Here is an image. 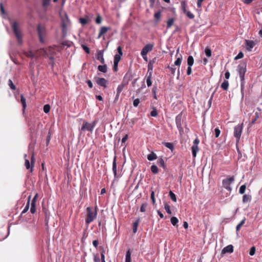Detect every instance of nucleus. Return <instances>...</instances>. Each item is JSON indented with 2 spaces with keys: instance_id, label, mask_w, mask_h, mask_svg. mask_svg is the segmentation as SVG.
Wrapping results in <instances>:
<instances>
[{
  "instance_id": "f257e3e1",
  "label": "nucleus",
  "mask_w": 262,
  "mask_h": 262,
  "mask_svg": "<svg viewBox=\"0 0 262 262\" xmlns=\"http://www.w3.org/2000/svg\"><path fill=\"white\" fill-rule=\"evenodd\" d=\"M11 27L14 34L17 40L18 43L21 45L23 43L22 34L19 30V25L17 21H14L11 24Z\"/></svg>"
},
{
  "instance_id": "f03ea898",
  "label": "nucleus",
  "mask_w": 262,
  "mask_h": 262,
  "mask_svg": "<svg viewBox=\"0 0 262 262\" xmlns=\"http://www.w3.org/2000/svg\"><path fill=\"white\" fill-rule=\"evenodd\" d=\"M96 209V207H95V210H93L91 207H89L86 208L87 215L85 223L87 225H89L96 218L97 214Z\"/></svg>"
},
{
  "instance_id": "7ed1b4c3",
  "label": "nucleus",
  "mask_w": 262,
  "mask_h": 262,
  "mask_svg": "<svg viewBox=\"0 0 262 262\" xmlns=\"http://www.w3.org/2000/svg\"><path fill=\"white\" fill-rule=\"evenodd\" d=\"M247 63L245 61L242 62L239 64L237 68V71L238 72L240 80H244L245 78V74L247 71Z\"/></svg>"
},
{
  "instance_id": "20e7f679",
  "label": "nucleus",
  "mask_w": 262,
  "mask_h": 262,
  "mask_svg": "<svg viewBox=\"0 0 262 262\" xmlns=\"http://www.w3.org/2000/svg\"><path fill=\"white\" fill-rule=\"evenodd\" d=\"M97 123V120H95L92 123H90L87 121H84L82 124V126L81 128V130L82 131H90L91 133H92L94 128Z\"/></svg>"
},
{
  "instance_id": "39448f33",
  "label": "nucleus",
  "mask_w": 262,
  "mask_h": 262,
  "mask_svg": "<svg viewBox=\"0 0 262 262\" xmlns=\"http://www.w3.org/2000/svg\"><path fill=\"white\" fill-rule=\"evenodd\" d=\"M243 125L242 124H238L237 125L234 127V137L236 139V142H239L241 136L243 132Z\"/></svg>"
},
{
  "instance_id": "423d86ee",
  "label": "nucleus",
  "mask_w": 262,
  "mask_h": 262,
  "mask_svg": "<svg viewBox=\"0 0 262 262\" xmlns=\"http://www.w3.org/2000/svg\"><path fill=\"white\" fill-rule=\"evenodd\" d=\"M234 181V177L232 176L231 177L228 179H225L223 180L222 184L223 187L227 189L229 192H231L232 190V187L230 186V185Z\"/></svg>"
},
{
  "instance_id": "0eeeda50",
  "label": "nucleus",
  "mask_w": 262,
  "mask_h": 262,
  "mask_svg": "<svg viewBox=\"0 0 262 262\" xmlns=\"http://www.w3.org/2000/svg\"><path fill=\"white\" fill-rule=\"evenodd\" d=\"M37 30L39 38V41L41 43H43L45 42L43 37L45 36L46 34V30L45 27L42 26L40 25H38L37 27Z\"/></svg>"
},
{
  "instance_id": "6e6552de",
  "label": "nucleus",
  "mask_w": 262,
  "mask_h": 262,
  "mask_svg": "<svg viewBox=\"0 0 262 262\" xmlns=\"http://www.w3.org/2000/svg\"><path fill=\"white\" fill-rule=\"evenodd\" d=\"M24 157L25 158V165L26 166V168L27 169H29L31 168V171H32L33 168L34 167V163H35V158H34V153H32V156H31V163H30V161L28 159H26L27 155H25Z\"/></svg>"
},
{
  "instance_id": "1a4fd4ad",
  "label": "nucleus",
  "mask_w": 262,
  "mask_h": 262,
  "mask_svg": "<svg viewBox=\"0 0 262 262\" xmlns=\"http://www.w3.org/2000/svg\"><path fill=\"white\" fill-rule=\"evenodd\" d=\"M176 123L177 127L180 132L183 131V128L182 126V115L179 114L176 117Z\"/></svg>"
},
{
  "instance_id": "9d476101",
  "label": "nucleus",
  "mask_w": 262,
  "mask_h": 262,
  "mask_svg": "<svg viewBox=\"0 0 262 262\" xmlns=\"http://www.w3.org/2000/svg\"><path fill=\"white\" fill-rule=\"evenodd\" d=\"M153 45L151 44H147L144 48L142 49L141 52V55L142 57L146 56L147 54L151 51L153 48Z\"/></svg>"
},
{
  "instance_id": "9b49d317",
  "label": "nucleus",
  "mask_w": 262,
  "mask_h": 262,
  "mask_svg": "<svg viewBox=\"0 0 262 262\" xmlns=\"http://www.w3.org/2000/svg\"><path fill=\"white\" fill-rule=\"evenodd\" d=\"M152 72L151 71L149 72V69H148L147 73L145 76L146 84L148 87H150L152 85Z\"/></svg>"
},
{
  "instance_id": "f8f14e48",
  "label": "nucleus",
  "mask_w": 262,
  "mask_h": 262,
  "mask_svg": "<svg viewBox=\"0 0 262 262\" xmlns=\"http://www.w3.org/2000/svg\"><path fill=\"white\" fill-rule=\"evenodd\" d=\"M96 82L98 85L104 88H106L107 80L104 78H97Z\"/></svg>"
},
{
  "instance_id": "ddd939ff",
  "label": "nucleus",
  "mask_w": 262,
  "mask_h": 262,
  "mask_svg": "<svg viewBox=\"0 0 262 262\" xmlns=\"http://www.w3.org/2000/svg\"><path fill=\"white\" fill-rule=\"evenodd\" d=\"M233 252V246L232 245H229L224 247L222 250L221 254L223 255L226 253H231Z\"/></svg>"
},
{
  "instance_id": "4468645a",
  "label": "nucleus",
  "mask_w": 262,
  "mask_h": 262,
  "mask_svg": "<svg viewBox=\"0 0 262 262\" xmlns=\"http://www.w3.org/2000/svg\"><path fill=\"white\" fill-rule=\"evenodd\" d=\"M245 44L246 49L249 51H251L255 45L254 41L251 40H245Z\"/></svg>"
},
{
  "instance_id": "2eb2a0df",
  "label": "nucleus",
  "mask_w": 262,
  "mask_h": 262,
  "mask_svg": "<svg viewBox=\"0 0 262 262\" xmlns=\"http://www.w3.org/2000/svg\"><path fill=\"white\" fill-rule=\"evenodd\" d=\"M133 78L132 74L130 72H127L123 77V82L124 84H127Z\"/></svg>"
},
{
  "instance_id": "dca6fc26",
  "label": "nucleus",
  "mask_w": 262,
  "mask_h": 262,
  "mask_svg": "<svg viewBox=\"0 0 262 262\" xmlns=\"http://www.w3.org/2000/svg\"><path fill=\"white\" fill-rule=\"evenodd\" d=\"M56 47L53 48V47H49L47 50H45L44 49L42 50L44 54L47 56L49 55H53L54 54H56Z\"/></svg>"
},
{
  "instance_id": "f3484780",
  "label": "nucleus",
  "mask_w": 262,
  "mask_h": 262,
  "mask_svg": "<svg viewBox=\"0 0 262 262\" xmlns=\"http://www.w3.org/2000/svg\"><path fill=\"white\" fill-rule=\"evenodd\" d=\"M103 50H99L97 53V59L99 60L102 64H104L105 61L103 58Z\"/></svg>"
},
{
  "instance_id": "a211bd4d",
  "label": "nucleus",
  "mask_w": 262,
  "mask_h": 262,
  "mask_svg": "<svg viewBox=\"0 0 262 262\" xmlns=\"http://www.w3.org/2000/svg\"><path fill=\"white\" fill-rule=\"evenodd\" d=\"M113 171L114 174V177L117 178V163L116 157L115 156L113 162Z\"/></svg>"
},
{
  "instance_id": "6ab92c4d",
  "label": "nucleus",
  "mask_w": 262,
  "mask_h": 262,
  "mask_svg": "<svg viewBox=\"0 0 262 262\" xmlns=\"http://www.w3.org/2000/svg\"><path fill=\"white\" fill-rule=\"evenodd\" d=\"M110 29V28L106 27H102L100 30L99 34L98 35V38L101 37V36L104 34L106 33L107 31Z\"/></svg>"
},
{
  "instance_id": "aec40b11",
  "label": "nucleus",
  "mask_w": 262,
  "mask_h": 262,
  "mask_svg": "<svg viewBox=\"0 0 262 262\" xmlns=\"http://www.w3.org/2000/svg\"><path fill=\"white\" fill-rule=\"evenodd\" d=\"M140 222V219L138 218L134 223L133 227V231L134 233H136L138 230L139 224Z\"/></svg>"
},
{
  "instance_id": "412c9836",
  "label": "nucleus",
  "mask_w": 262,
  "mask_h": 262,
  "mask_svg": "<svg viewBox=\"0 0 262 262\" xmlns=\"http://www.w3.org/2000/svg\"><path fill=\"white\" fill-rule=\"evenodd\" d=\"M192 154L193 158H195L197 152L199 150L198 146L192 145L191 147Z\"/></svg>"
},
{
  "instance_id": "4be33fe9",
  "label": "nucleus",
  "mask_w": 262,
  "mask_h": 262,
  "mask_svg": "<svg viewBox=\"0 0 262 262\" xmlns=\"http://www.w3.org/2000/svg\"><path fill=\"white\" fill-rule=\"evenodd\" d=\"M147 158L149 161H153L157 159V156L154 152H151L150 154L148 155Z\"/></svg>"
},
{
  "instance_id": "5701e85b",
  "label": "nucleus",
  "mask_w": 262,
  "mask_h": 262,
  "mask_svg": "<svg viewBox=\"0 0 262 262\" xmlns=\"http://www.w3.org/2000/svg\"><path fill=\"white\" fill-rule=\"evenodd\" d=\"M161 16V12L160 11H159L155 13L154 17L156 19L155 23L158 24L159 23Z\"/></svg>"
},
{
  "instance_id": "b1692460",
  "label": "nucleus",
  "mask_w": 262,
  "mask_h": 262,
  "mask_svg": "<svg viewBox=\"0 0 262 262\" xmlns=\"http://www.w3.org/2000/svg\"><path fill=\"white\" fill-rule=\"evenodd\" d=\"M251 200V196L249 194H245L243 196V203H246L248 202H250Z\"/></svg>"
},
{
  "instance_id": "393cba45",
  "label": "nucleus",
  "mask_w": 262,
  "mask_h": 262,
  "mask_svg": "<svg viewBox=\"0 0 262 262\" xmlns=\"http://www.w3.org/2000/svg\"><path fill=\"white\" fill-rule=\"evenodd\" d=\"M125 262H131V251L130 249L128 250L126 253Z\"/></svg>"
},
{
  "instance_id": "a878e982",
  "label": "nucleus",
  "mask_w": 262,
  "mask_h": 262,
  "mask_svg": "<svg viewBox=\"0 0 262 262\" xmlns=\"http://www.w3.org/2000/svg\"><path fill=\"white\" fill-rule=\"evenodd\" d=\"M30 198H31V196H29V198H28V202L26 205V206L25 207L24 209H23V210L21 212V214H24V213H25L26 212H27L28 211V210H29V206H30Z\"/></svg>"
},
{
  "instance_id": "bb28decb",
  "label": "nucleus",
  "mask_w": 262,
  "mask_h": 262,
  "mask_svg": "<svg viewBox=\"0 0 262 262\" xmlns=\"http://www.w3.org/2000/svg\"><path fill=\"white\" fill-rule=\"evenodd\" d=\"M98 70L101 72L105 73L107 72V66L105 64L98 66Z\"/></svg>"
},
{
  "instance_id": "cd10ccee",
  "label": "nucleus",
  "mask_w": 262,
  "mask_h": 262,
  "mask_svg": "<svg viewBox=\"0 0 262 262\" xmlns=\"http://www.w3.org/2000/svg\"><path fill=\"white\" fill-rule=\"evenodd\" d=\"M26 55L28 57L32 58H36V55L35 53H34L32 51H29L26 52Z\"/></svg>"
},
{
  "instance_id": "c85d7f7f",
  "label": "nucleus",
  "mask_w": 262,
  "mask_h": 262,
  "mask_svg": "<svg viewBox=\"0 0 262 262\" xmlns=\"http://www.w3.org/2000/svg\"><path fill=\"white\" fill-rule=\"evenodd\" d=\"M221 88L225 91H227L229 87V82L227 80H224L221 84Z\"/></svg>"
},
{
  "instance_id": "c756f323",
  "label": "nucleus",
  "mask_w": 262,
  "mask_h": 262,
  "mask_svg": "<svg viewBox=\"0 0 262 262\" xmlns=\"http://www.w3.org/2000/svg\"><path fill=\"white\" fill-rule=\"evenodd\" d=\"M187 4L185 1L181 2V8L184 13H185L187 10H186Z\"/></svg>"
},
{
  "instance_id": "7c9ffc66",
  "label": "nucleus",
  "mask_w": 262,
  "mask_h": 262,
  "mask_svg": "<svg viewBox=\"0 0 262 262\" xmlns=\"http://www.w3.org/2000/svg\"><path fill=\"white\" fill-rule=\"evenodd\" d=\"M194 63V59L192 56H189L187 58L188 66L192 67Z\"/></svg>"
},
{
  "instance_id": "2f4dec72",
  "label": "nucleus",
  "mask_w": 262,
  "mask_h": 262,
  "mask_svg": "<svg viewBox=\"0 0 262 262\" xmlns=\"http://www.w3.org/2000/svg\"><path fill=\"white\" fill-rule=\"evenodd\" d=\"M20 102L22 104L23 109L25 110L26 107V99L23 96V94H21L20 95Z\"/></svg>"
},
{
  "instance_id": "473e14b6",
  "label": "nucleus",
  "mask_w": 262,
  "mask_h": 262,
  "mask_svg": "<svg viewBox=\"0 0 262 262\" xmlns=\"http://www.w3.org/2000/svg\"><path fill=\"white\" fill-rule=\"evenodd\" d=\"M241 81V94L242 96V98L244 96V90L245 89V78H244V80H240Z\"/></svg>"
},
{
  "instance_id": "72a5a7b5",
  "label": "nucleus",
  "mask_w": 262,
  "mask_h": 262,
  "mask_svg": "<svg viewBox=\"0 0 262 262\" xmlns=\"http://www.w3.org/2000/svg\"><path fill=\"white\" fill-rule=\"evenodd\" d=\"M174 19L173 18H170L168 19V20L167 21V28L169 29L170 28L174 23Z\"/></svg>"
},
{
  "instance_id": "f704fd0d",
  "label": "nucleus",
  "mask_w": 262,
  "mask_h": 262,
  "mask_svg": "<svg viewBox=\"0 0 262 262\" xmlns=\"http://www.w3.org/2000/svg\"><path fill=\"white\" fill-rule=\"evenodd\" d=\"M182 60V55H180V56L177 57V60L174 61V64L177 66H180L181 64Z\"/></svg>"
},
{
  "instance_id": "c9c22d12",
  "label": "nucleus",
  "mask_w": 262,
  "mask_h": 262,
  "mask_svg": "<svg viewBox=\"0 0 262 262\" xmlns=\"http://www.w3.org/2000/svg\"><path fill=\"white\" fill-rule=\"evenodd\" d=\"M157 164L158 165L160 166V167H163V168H165V162H164V160L162 159V158H159L158 160H157Z\"/></svg>"
},
{
  "instance_id": "e433bc0d",
  "label": "nucleus",
  "mask_w": 262,
  "mask_h": 262,
  "mask_svg": "<svg viewBox=\"0 0 262 262\" xmlns=\"http://www.w3.org/2000/svg\"><path fill=\"white\" fill-rule=\"evenodd\" d=\"M246 221V218H244L241 222L236 226V230L237 231L240 230L241 228L242 227V226L245 224Z\"/></svg>"
},
{
  "instance_id": "4c0bfd02",
  "label": "nucleus",
  "mask_w": 262,
  "mask_h": 262,
  "mask_svg": "<svg viewBox=\"0 0 262 262\" xmlns=\"http://www.w3.org/2000/svg\"><path fill=\"white\" fill-rule=\"evenodd\" d=\"M169 196H170V199H171V200L172 201H173L174 202H177V197H176V194L171 190H170V191L169 192Z\"/></svg>"
},
{
  "instance_id": "58836bf2",
  "label": "nucleus",
  "mask_w": 262,
  "mask_h": 262,
  "mask_svg": "<svg viewBox=\"0 0 262 262\" xmlns=\"http://www.w3.org/2000/svg\"><path fill=\"white\" fill-rule=\"evenodd\" d=\"M150 169L151 172L154 174H157L159 171L157 166L155 165H152L150 167Z\"/></svg>"
},
{
  "instance_id": "ea45409f",
  "label": "nucleus",
  "mask_w": 262,
  "mask_h": 262,
  "mask_svg": "<svg viewBox=\"0 0 262 262\" xmlns=\"http://www.w3.org/2000/svg\"><path fill=\"white\" fill-rule=\"evenodd\" d=\"M30 212L33 214L36 212V204L34 202H31Z\"/></svg>"
},
{
  "instance_id": "a19ab883",
  "label": "nucleus",
  "mask_w": 262,
  "mask_h": 262,
  "mask_svg": "<svg viewBox=\"0 0 262 262\" xmlns=\"http://www.w3.org/2000/svg\"><path fill=\"white\" fill-rule=\"evenodd\" d=\"M163 144L164 145V146L165 147H166L167 148H169V149L172 150L173 149V144L172 143L164 142V143H163Z\"/></svg>"
},
{
  "instance_id": "79ce46f5",
  "label": "nucleus",
  "mask_w": 262,
  "mask_h": 262,
  "mask_svg": "<svg viewBox=\"0 0 262 262\" xmlns=\"http://www.w3.org/2000/svg\"><path fill=\"white\" fill-rule=\"evenodd\" d=\"M171 223L173 226H176L178 223V219L174 216H173L170 219Z\"/></svg>"
},
{
  "instance_id": "37998d69",
  "label": "nucleus",
  "mask_w": 262,
  "mask_h": 262,
  "mask_svg": "<svg viewBox=\"0 0 262 262\" xmlns=\"http://www.w3.org/2000/svg\"><path fill=\"white\" fill-rule=\"evenodd\" d=\"M246 189V186L245 184L242 185L239 189V193L240 194H244Z\"/></svg>"
},
{
  "instance_id": "c03bdc74",
  "label": "nucleus",
  "mask_w": 262,
  "mask_h": 262,
  "mask_svg": "<svg viewBox=\"0 0 262 262\" xmlns=\"http://www.w3.org/2000/svg\"><path fill=\"white\" fill-rule=\"evenodd\" d=\"M164 208L168 214H171L172 213L171 211L170 210V206L169 205H168L166 203L165 204Z\"/></svg>"
},
{
  "instance_id": "a18cd8bd",
  "label": "nucleus",
  "mask_w": 262,
  "mask_h": 262,
  "mask_svg": "<svg viewBox=\"0 0 262 262\" xmlns=\"http://www.w3.org/2000/svg\"><path fill=\"white\" fill-rule=\"evenodd\" d=\"M147 206V203H144L142 204L141 207H140V211L142 212H144L146 211V208Z\"/></svg>"
},
{
  "instance_id": "49530a36",
  "label": "nucleus",
  "mask_w": 262,
  "mask_h": 262,
  "mask_svg": "<svg viewBox=\"0 0 262 262\" xmlns=\"http://www.w3.org/2000/svg\"><path fill=\"white\" fill-rule=\"evenodd\" d=\"M8 85L10 86L11 89H12L13 90H16V86L13 84L12 81L11 79H9L8 80Z\"/></svg>"
},
{
  "instance_id": "de8ad7c7",
  "label": "nucleus",
  "mask_w": 262,
  "mask_h": 262,
  "mask_svg": "<svg viewBox=\"0 0 262 262\" xmlns=\"http://www.w3.org/2000/svg\"><path fill=\"white\" fill-rule=\"evenodd\" d=\"M158 114L155 107H153L152 110L150 112V115L152 117H157Z\"/></svg>"
},
{
  "instance_id": "09e8293b",
  "label": "nucleus",
  "mask_w": 262,
  "mask_h": 262,
  "mask_svg": "<svg viewBox=\"0 0 262 262\" xmlns=\"http://www.w3.org/2000/svg\"><path fill=\"white\" fill-rule=\"evenodd\" d=\"M205 53L206 55L208 57H209L211 56V50L208 48H206L205 49Z\"/></svg>"
},
{
  "instance_id": "8fccbe9b",
  "label": "nucleus",
  "mask_w": 262,
  "mask_h": 262,
  "mask_svg": "<svg viewBox=\"0 0 262 262\" xmlns=\"http://www.w3.org/2000/svg\"><path fill=\"white\" fill-rule=\"evenodd\" d=\"M50 110V106L49 104H46L43 106V112L45 113H48Z\"/></svg>"
},
{
  "instance_id": "3c124183",
  "label": "nucleus",
  "mask_w": 262,
  "mask_h": 262,
  "mask_svg": "<svg viewBox=\"0 0 262 262\" xmlns=\"http://www.w3.org/2000/svg\"><path fill=\"white\" fill-rule=\"evenodd\" d=\"M124 88V85L123 84H119L117 89V93L118 94H120V93L122 91Z\"/></svg>"
},
{
  "instance_id": "603ef678",
  "label": "nucleus",
  "mask_w": 262,
  "mask_h": 262,
  "mask_svg": "<svg viewBox=\"0 0 262 262\" xmlns=\"http://www.w3.org/2000/svg\"><path fill=\"white\" fill-rule=\"evenodd\" d=\"M50 4V0H42V5L43 7L48 6Z\"/></svg>"
},
{
  "instance_id": "864d4df0",
  "label": "nucleus",
  "mask_w": 262,
  "mask_h": 262,
  "mask_svg": "<svg viewBox=\"0 0 262 262\" xmlns=\"http://www.w3.org/2000/svg\"><path fill=\"white\" fill-rule=\"evenodd\" d=\"M243 57H244V53L242 51H240L238 53V54L235 57L234 60H236L242 58Z\"/></svg>"
},
{
  "instance_id": "5fc2aeb1",
  "label": "nucleus",
  "mask_w": 262,
  "mask_h": 262,
  "mask_svg": "<svg viewBox=\"0 0 262 262\" xmlns=\"http://www.w3.org/2000/svg\"><path fill=\"white\" fill-rule=\"evenodd\" d=\"M121 56L118 55V54H116L114 56V62L119 63V62L120 61V60L121 59Z\"/></svg>"
},
{
  "instance_id": "6e6d98bb",
  "label": "nucleus",
  "mask_w": 262,
  "mask_h": 262,
  "mask_svg": "<svg viewBox=\"0 0 262 262\" xmlns=\"http://www.w3.org/2000/svg\"><path fill=\"white\" fill-rule=\"evenodd\" d=\"M150 198L151 199L152 204L154 205L156 203V199L155 198V192L154 191L151 192Z\"/></svg>"
},
{
  "instance_id": "4d7b16f0",
  "label": "nucleus",
  "mask_w": 262,
  "mask_h": 262,
  "mask_svg": "<svg viewBox=\"0 0 262 262\" xmlns=\"http://www.w3.org/2000/svg\"><path fill=\"white\" fill-rule=\"evenodd\" d=\"M157 86H154L152 89V92L154 94V98L155 99H157L156 92H157Z\"/></svg>"
},
{
  "instance_id": "13d9d810",
  "label": "nucleus",
  "mask_w": 262,
  "mask_h": 262,
  "mask_svg": "<svg viewBox=\"0 0 262 262\" xmlns=\"http://www.w3.org/2000/svg\"><path fill=\"white\" fill-rule=\"evenodd\" d=\"M185 14H186L187 16L190 19H193L194 17V15L190 11H187Z\"/></svg>"
},
{
  "instance_id": "bf43d9fd",
  "label": "nucleus",
  "mask_w": 262,
  "mask_h": 262,
  "mask_svg": "<svg viewBox=\"0 0 262 262\" xmlns=\"http://www.w3.org/2000/svg\"><path fill=\"white\" fill-rule=\"evenodd\" d=\"M80 23L82 25H85L88 23V19L85 18H80L79 19Z\"/></svg>"
},
{
  "instance_id": "052dcab7",
  "label": "nucleus",
  "mask_w": 262,
  "mask_h": 262,
  "mask_svg": "<svg viewBox=\"0 0 262 262\" xmlns=\"http://www.w3.org/2000/svg\"><path fill=\"white\" fill-rule=\"evenodd\" d=\"M215 136L216 138H218L221 134V131L218 127L214 129Z\"/></svg>"
},
{
  "instance_id": "680f3d73",
  "label": "nucleus",
  "mask_w": 262,
  "mask_h": 262,
  "mask_svg": "<svg viewBox=\"0 0 262 262\" xmlns=\"http://www.w3.org/2000/svg\"><path fill=\"white\" fill-rule=\"evenodd\" d=\"M255 251H256V249H255V247L253 246L250 249V251H249V254L251 256L254 255L255 253Z\"/></svg>"
},
{
  "instance_id": "e2e57ef3",
  "label": "nucleus",
  "mask_w": 262,
  "mask_h": 262,
  "mask_svg": "<svg viewBox=\"0 0 262 262\" xmlns=\"http://www.w3.org/2000/svg\"><path fill=\"white\" fill-rule=\"evenodd\" d=\"M140 99L138 98H137L135 99L133 101V105L135 107H137L140 103Z\"/></svg>"
},
{
  "instance_id": "0e129e2a",
  "label": "nucleus",
  "mask_w": 262,
  "mask_h": 262,
  "mask_svg": "<svg viewBox=\"0 0 262 262\" xmlns=\"http://www.w3.org/2000/svg\"><path fill=\"white\" fill-rule=\"evenodd\" d=\"M101 249H102V251L101 252V261H102V260H105V256H104L105 251L103 249V247H101Z\"/></svg>"
},
{
  "instance_id": "69168bd1",
  "label": "nucleus",
  "mask_w": 262,
  "mask_h": 262,
  "mask_svg": "<svg viewBox=\"0 0 262 262\" xmlns=\"http://www.w3.org/2000/svg\"><path fill=\"white\" fill-rule=\"evenodd\" d=\"M102 21V18L99 15L97 16L96 18V23L97 24H101Z\"/></svg>"
},
{
  "instance_id": "338daca9",
  "label": "nucleus",
  "mask_w": 262,
  "mask_h": 262,
  "mask_svg": "<svg viewBox=\"0 0 262 262\" xmlns=\"http://www.w3.org/2000/svg\"><path fill=\"white\" fill-rule=\"evenodd\" d=\"M82 47L86 53H88V54L90 53V49L87 46H86L85 45H82Z\"/></svg>"
},
{
  "instance_id": "774afa93",
  "label": "nucleus",
  "mask_w": 262,
  "mask_h": 262,
  "mask_svg": "<svg viewBox=\"0 0 262 262\" xmlns=\"http://www.w3.org/2000/svg\"><path fill=\"white\" fill-rule=\"evenodd\" d=\"M117 52H118V55H119L120 56H122L123 54L122 51V47L121 46H118L117 48Z\"/></svg>"
}]
</instances>
